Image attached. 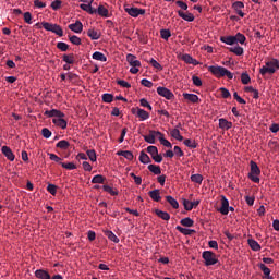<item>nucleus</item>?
I'll return each mask as SVG.
<instances>
[{
  "label": "nucleus",
  "mask_w": 279,
  "mask_h": 279,
  "mask_svg": "<svg viewBox=\"0 0 279 279\" xmlns=\"http://www.w3.org/2000/svg\"><path fill=\"white\" fill-rule=\"evenodd\" d=\"M148 171H150V173H154L155 175H160V173H162L160 166H156V165H149Z\"/></svg>",
  "instance_id": "obj_40"
},
{
  "label": "nucleus",
  "mask_w": 279,
  "mask_h": 279,
  "mask_svg": "<svg viewBox=\"0 0 279 279\" xmlns=\"http://www.w3.org/2000/svg\"><path fill=\"white\" fill-rule=\"evenodd\" d=\"M1 151L3 156H5V158L10 160V162H14V158H16V156H14L12 148H10L9 146H2Z\"/></svg>",
  "instance_id": "obj_12"
},
{
  "label": "nucleus",
  "mask_w": 279,
  "mask_h": 279,
  "mask_svg": "<svg viewBox=\"0 0 279 279\" xmlns=\"http://www.w3.org/2000/svg\"><path fill=\"white\" fill-rule=\"evenodd\" d=\"M57 49H59L60 51H69V46L66 43L59 41L57 44Z\"/></svg>",
  "instance_id": "obj_55"
},
{
  "label": "nucleus",
  "mask_w": 279,
  "mask_h": 279,
  "mask_svg": "<svg viewBox=\"0 0 279 279\" xmlns=\"http://www.w3.org/2000/svg\"><path fill=\"white\" fill-rule=\"evenodd\" d=\"M229 51L231 53H234L235 56H243V53H244L243 47H241V46L231 47V48H229Z\"/></svg>",
  "instance_id": "obj_42"
},
{
  "label": "nucleus",
  "mask_w": 279,
  "mask_h": 279,
  "mask_svg": "<svg viewBox=\"0 0 279 279\" xmlns=\"http://www.w3.org/2000/svg\"><path fill=\"white\" fill-rule=\"evenodd\" d=\"M41 25L44 29H46V32H52V34H56L57 36H60V37L64 36V31L62 29V26L58 24L43 22Z\"/></svg>",
  "instance_id": "obj_4"
},
{
  "label": "nucleus",
  "mask_w": 279,
  "mask_h": 279,
  "mask_svg": "<svg viewBox=\"0 0 279 279\" xmlns=\"http://www.w3.org/2000/svg\"><path fill=\"white\" fill-rule=\"evenodd\" d=\"M202 258L205 260L206 267H210V266L217 265V263H219V259H217V255L211 251L203 252Z\"/></svg>",
  "instance_id": "obj_5"
},
{
  "label": "nucleus",
  "mask_w": 279,
  "mask_h": 279,
  "mask_svg": "<svg viewBox=\"0 0 279 279\" xmlns=\"http://www.w3.org/2000/svg\"><path fill=\"white\" fill-rule=\"evenodd\" d=\"M233 10H235L236 14L243 19L245 16V13H243V8H245V4L241 1H236L232 4Z\"/></svg>",
  "instance_id": "obj_14"
},
{
  "label": "nucleus",
  "mask_w": 279,
  "mask_h": 279,
  "mask_svg": "<svg viewBox=\"0 0 279 279\" xmlns=\"http://www.w3.org/2000/svg\"><path fill=\"white\" fill-rule=\"evenodd\" d=\"M47 191L48 193H50V195H56V193H58V186L56 184H48L47 186Z\"/></svg>",
  "instance_id": "obj_53"
},
{
  "label": "nucleus",
  "mask_w": 279,
  "mask_h": 279,
  "mask_svg": "<svg viewBox=\"0 0 279 279\" xmlns=\"http://www.w3.org/2000/svg\"><path fill=\"white\" fill-rule=\"evenodd\" d=\"M183 99L191 101V104H197L199 101V96L195 94L183 93Z\"/></svg>",
  "instance_id": "obj_18"
},
{
  "label": "nucleus",
  "mask_w": 279,
  "mask_h": 279,
  "mask_svg": "<svg viewBox=\"0 0 279 279\" xmlns=\"http://www.w3.org/2000/svg\"><path fill=\"white\" fill-rule=\"evenodd\" d=\"M149 64L154 66V69H157V71H162V65L158 63L155 59H150Z\"/></svg>",
  "instance_id": "obj_57"
},
{
  "label": "nucleus",
  "mask_w": 279,
  "mask_h": 279,
  "mask_svg": "<svg viewBox=\"0 0 279 279\" xmlns=\"http://www.w3.org/2000/svg\"><path fill=\"white\" fill-rule=\"evenodd\" d=\"M157 95L160 97H165V99L171 100L174 99L175 95H173V92L167 87H158L157 88Z\"/></svg>",
  "instance_id": "obj_8"
},
{
  "label": "nucleus",
  "mask_w": 279,
  "mask_h": 279,
  "mask_svg": "<svg viewBox=\"0 0 279 279\" xmlns=\"http://www.w3.org/2000/svg\"><path fill=\"white\" fill-rule=\"evenodd\" d=\"M247 243H248L251 250H253V252H260V244H258V243L256 242V240H254V239H248V240H247Z\"/></svg>",
  "instance_id": "obj_29"
},
{
  "label": "nucleus",
  "mask_w": 279,
  "mask_h": 279,
  "mask_svg": "<svg viewBox=\"0 0 279 279\" xmlns=\"http://www.w3.org/2000/svg\"><path fill=\"white\" fill-rule=\"evenodd\" d=\"M41 136H44V138H51V132H50V130L47 129V128H44V129L41 130Z\"/></svg>",
  "instance_id": "obj_62"
},
{
  "label": "nucleus",
  "mask_w": 279,
  "mask_h": 279,
  "mask_svg": "<svg viewBox=\"0 0 279 279\" xmlns=\"http://www.w3.org/2000/svg\"><path fill=\"white\" fill-rule=\"evenodd\" d=\"M52 123H54V125L58 128H61V130H66L68 122L63 118H54Z\"/></svg>",
  "instance_id": "obj_21"
},
{
  "label": "nucleus",
  "mask_w": 279,
  "mask_h": 279,
  "mask_svg": "<svg viewBox=\"0 0 279 279\" xmlns=\"http://www.w3.org/2000/svg\"><path fill=\"white\" fill-rule=\"evenodd\" d=\"M142 86H145L146 88H151L154 86V83L147 78H143L141 81Z\"/></svg>",
  "instance_id": "obj_61"
},
{
  "label": "nucleus",
  "mask_w": 279,
  "mask_h": 279,
  "mask_svg": "<svg viewBox=\"0 0 279 279\" xmlns=\"http://www.w3.org/2000/svg\"><path fill=\"white\" fill-rule=\"evenodd\" d=\"M45 117H54V119H64V112L58 110V109H51V110H46L44 112Z\"/></svg>",
  "instance_id": "obj_10"
},
{
  "label": "nucleus",
  "mask_w": 279,
  "mask_h": 279,
  "mask_svg": "<svg viewBox=\"0 0 279 279\" xmlns=\"http://www.w3.org/2000/svg\"><path fill=\"white\" fill-rule=\"evenodd\" d=\"M118 156H123V158H126V160H134V154H132L130 150L118 151Z\"/></svg>",
  "instance_id": "obj_39"
},
{
  "label": "nucleus",
  "mask_w": 279,
  "mask_h": 279,
  "mask_svg": "<svg viewBox=\"0 0 279 279\" xmlns=\"http://www.w3.org/2000/svg\"><path fill=\"white\" fill-rule=\"evenodd\" d=\"M241 82L244 85H247V84H250V82H252V78L250 77V74H247V72H243L241 74Z\"/></svg>",
  "instance_id": "obj_46"
},
{
  "label": "nucleus",
  "mask_w": 279,
  "mask_h": 279,
  "mask_svg": "<svg viewBox=\"0 0 279 279\" xmlns=\"http://www.w3.org/2000/svg\"><path fill=\"white\" fill-rule=\"evenodd\" d=\"M60 165L63 169H68V171H73L74 169H77V166H75V163L73 162H68V163L60 162Z\"/></svg>",
  "instance_id": "obj_51"
},
{
  "label": "nucleus",
  "mask_w": 279,
  "mask_h": 279,
  "mask_svg": "<svg viewBox=\"0 0 279 279\" xmlns=\"http://www.w3.org/2000/svg\"><path fill=\"white\" fill-rule=\"evenodd\" d=\"M178 14L180 19H183V21H187L189 23H193V21H195V15H193V13H184V11L179 10Z\"/></svg>",
  "instance_id": "obj_16"
},
{
  "label": "nucleus",
  "mask_w": 279,
  "mask_h": 279,
  "mask_svg": "<svg viewBox=\"0 0 279 279\" xmlns=\"http://www.w3.org/2000/svg\"><path fill=\"white\" fill-rule=\"evenodd\" d=\"M234 40H235V45L240 43V45H245V40H247V38L245 37V35L241 34V33H236L235 36H233Z\"/></svg>",
  "instance_id": "obj_38"
},
{
  "label": "nucleus",
  "mask_w": 279,
  "mask_h": 279,
  "mask_svg": "<svg viewBox=\"0 0 279 279\" xmlns=\"http://www.w3.org/2000/svg\"><path fill=\"white\" fill-rule=\"evenodd\" d=\"M183 143H184V145H185L186 147H190V149H197V144H196L195 141H192V140L186 138V140H184Z\"/></svg>",
  "instance_id": "obj_47"
},
{
  "label": "nucleus",
  "mask_w": 279,
  "mask_h": 279,
  "mask_svg": "<svg viewBox=\"0 0 279 279\" xmlns=\"http://www.w3.org/2000/svg\"><path fill=\"white\" fill-rule=\"evenodd\" d=\"M219 128L220 130H230L232 128V122L228 121L225 118L219 119Z\"/></svg>",
  "instance_id": "obj_23"
},
{
  "label": "nucleus",
  "mask_w": 279,
  "mask_h": 279,
  "mask_svg": "<svg viewBox=\"0 0 279 279\" xmlns=\"http://www.w3.org/2000/svg\"><path fill=\"white\" fill-rule=\"evenodd\" d=\"M140 162H142V165H149L151 162V158H149V155L142 150L140 154Z\"/></svg>",
  "instance_id": "obj_28"
},
{
  "label": "nucleus",
  "mask_w": 279,
  "mask_h": 279,
  "mask_svg": "<svg viewBox=\"0 0 279 279\" xmlns=\"http://www.w3.org/2000/svg\"><path fill=\"white\" fill-rule=\"evenodd\" d=\"M117 85L121 86L122 88H132V85L129 82L123 80H118Z\"/></svg>",
  "instance_id": "obj_56"
},
{
  "label": "nucleus",
  "mask_w": 279,
  "mask_h": 279,
  "mask_svg": "<svg viewBox=\"0 0 279 279\" xmlns=\"http://www.w3.org/2000/svg\"><path fill=\"white\" fill-rule=\"evenodd\" d=\"M159 136H162V132L150 130L148 135H144V141L154 145L156 143V138H159Z\"/></svg>",
  "instance_id": "obj_7"
},
{
  "label": "nucleus",
  "mask_w": 279,
  "mask_h": 279,
  "mask_svg": "<svg viewBox=\"0 0 279 279\" xmlns=\"http://www.w3.org/2000/svg\"><path fill=\"white\" fill-rule=\"evenodd\" d=\"M181 226H184L185 228H193V226L195 225V221H193V219L186 217L181 219L180 221Z\"/></svg>",
  "instance_id": "obj_36"
},
{
  "label": "nucleus",
  "mask_w": 279,
  "mask_h": 279,
  "mask_svg": "<svg viewBox=\"0 0 279 279\" xmlns=\"http://www.w3.org/2000/svg\"><path fill=\"white\" fill-rule=\"evenodd\" d=\"M147 153L150 154L151 158L158 154V147L156 146H148Z\"/></svg>",
  "instance_id": "obj_60"
},
{
  "label": "nucleus",
  "mask_w": 279,
  "mask_h": 279,
  "mask_svg": "<svg viewBox=\"0 0 279 279\" xmlns=\"http://www.w3.org/2000/svg\"><path fill=\"white\" fill-rule=\"evenodd\" d=\"M192 82L194 86H202V78H199L198 76H192Z\"/></svg>",
  "instance_id": "obj_64"
},
{
  "label": "nucleus",
  "mask_w": 279,
  "mask_h": 279,
  "mask_svg": "<svg viewBox=\"0 0 279 279\" xmlns=\"http://www.w3.org/2000/svg\"><path fill=\"white\" fill-rule=\"evenodd\" d=\"M208 71L211 75H215V77H228V80H233L234 78V74H232V72H230L228 69L223 68V66H219V65H211L208 66Z\"/></svg>",
  "instance_id": "obj_1"
},
{
  "label": "nucleus",
  "mask_w": 279,
  "mask_h": 279,
  "mask_svg": "<svg viewBox=\"0 0 279 279\" xmlns=\"http://www.w3.org/2000/svg\"><path fill=\"white\" fill-rule=\"evenodd\" d=\"M170 136H172V138H175V141H184V136L180 134V129H173L172 131H170Z\"/></svg>",
  "instance_id": "obj_35"
},
{
  "label": "nucleus",
  "mask_w": 279,
  "mask_h": 279,
  "mask_svg": "<svg viewBox=\"0 0 279 279\" xmlns=\"http://www.w3.org/2000/svg\"><path fill=\"white\" fill-rule=\"evenodd\" d=\"M148 195L150 199H153V202H160V199H162V197L160 196V190H153L148 192Z\"/></svg>",
  "instance_id": "obj_24"
},
{
  "label": "nucleus",
  "mask_w": 279,
  "mask_h": 279,
  "mask_svg": "<svg viewBox=\"0 0 279 279\" xmlns=\"http://www.w3.org/2000/svg\"><path fill=\"white\" fill-rule=\"evenodd\" d=\"M106 178H104V175L97 174L92 179V184H104Z\"/></svg>",
  "instance_id": "obj_43"
},
{
  "label": "nucleus",
  "mask_w": 279,
  "mask_h": 279,
  "mask_svg": "<svg viewBox=\"0 0 279 279\" xmlns=\"http://www.w3.org/2000/svg\"><path fill=\"white\" fill-rule=\"evenodd\" d=\"M250 167L251 171L248 173V179H251L252 182H255V184L260 183V168L258 167V163H256V161L251 160Z\"/></svg>",
  "instance_id": "obj_3"
},
{
  "label": "nucleus",
  "mask_w": 279,
  "mask_h": 279,
  "mask_svg": "<svg viewBox=\"0 0 279 279\" xmlns=\"http://www.w3.org/2000/svg\"><path fill=\"white\" fill-rule=\"evenodd\" d=\"M63 62H66L68 64H75V54H63L62 56Z\"/></svg>",
  "instance_id": "obj_34"
},
{
  "label": "nucleus",
  "mask_w": 279,
  "mask_h": 279,
  "mask_svg": "<svg viewBox=\"0 0 279 279\" xmlns=\"http://www.w3.org/2000/svg\"><path fill=\"white\" fill-rule=\"evenodd\" d=\"M166 201L168 202V204H170V206H172V208H180V204L178 203V201H175V198H173V196H166Z\"/></svg>",
  "instance_id": "obj_41"
},
{
  "label": "nucleus",
  "mask_w": 279,
  "mask_h": 279,
  "mask_svg": "<svg viewBox=\"0 0 279 279\" xmlns=\"http://www.w3.org/2000/svg\"><path fill=\"white\" fill-rule=\"evenodd\" d=\"M87 36L92 39V40H99L101 38V33L90 28L87 31Z\"/></svg>",
  "instance_id": "obj_25"
},
{
  "label": "nucleus",
  "mask_w": 279,
  "mask_h": 279,
  "mask_svg": "<svg viewBox=\"0 0 279 279\" xmlns=\"http://www.w3.org/2000/svg\"><path fill=\"white\" fill-rule=\"evenodd\" d=\"M220 40L225 43V45H236L234 36H222Z\"/></svg>",
  "instance_id": "obj_33"
},
{
  "label": "nucleus",
  "mask_w": 279,
  "mask_h": 279,
  "mask_svg": "<svg viewBox=\"0 0 279 279\" xmlns=\"http://www.w3.org/2000/svg\"><path fill=\"white\" fill-rule=\"evenodd\" d=\"M102 101H104V104H112V101H114V95L108 94V93L104 94Z\"/></svg>",
  "instance_id": "obj_45"
},
{
  "label": "nucleus",
  "mask_w": 279,
  "mask_h": 279,
  "mask_svg": "<svg viewBox=\"0 0 279 279\" xmlns=\"http://www.w3.org/2000/svg\"><path fill=\"white\" fill-rule=\"evenodd\" d=\"M229 206H230V202L228 201V198L226 196H221V207L218 209L221 215H228L229 213Z\"/></svg>",
  "instance_id": "obj_11"
},
{
  "label": "nucleus",
  "mask_w": 279,
  "mask_h": 279,
  "mask_svg": "<svg viewBox=\"0 0 279 279\" xmlns=\"http://www.w3.org/2000/svg\"><path fill=\"white\" fill-rule=\"evenodd\" d=\"M96 14H99V16H102L104 19H110V12L101 4L96 9Z\"/></svg>",
  "instance_id": "obj_19"
},
{
  "label": "nucleus",
  "mask_w": 279,
  "mask_h": 279,
  "mask_svg": "<svg viewBox=\"0 0 279 279\" xmlns=\"http://www.w3.org/2000/svg\"><path fill=\"white\" fill-rule=\"evenodd\" d=\"M86 154L92 162H97V153L95 149L87 150Z\"/></svg>",
  "instance_id": "obj_50"
},
{
  "label": "nucleus",
  "mask_w": 279,
  "mask_h": 279,
  "mask_svg": "<svg viewBox=\"0 0 279 279\" xmlns=\"http://www.w3.org/2000/svg\"><path fill=\"white\" fill-rule=\"evenodd\" d=\"M159 143L161 145H163V147H168L169 149H171L173 147V144H171V142H169V140L165 138V134H162V133L159 136Z\"/></svg>",
  "instance_id": "obj_37"
},
{
  "label": "nucleus",
  "mask_w": 279,
  "mask_h": 279,
  "mask_svg": "<svg viewBox=\"0 0 279 279\" xmlns=\"http://www.w3.org/2000/svg\"><path fill=\"white\" fill-rule=\"evenodd\" d=\"M69 40L72 45H82V39L77 35H69Z\"/></svg>",
  "instance_id": "obj_49"
},
{
  "label": "nucleus",
  "mask_w": 279,
  "mask_h": 279,
  "mask_svg": "<svg viewBox=\"0 0 279 279\" xmlns=\"http://www.w3.org/2000/svg\"><path fill=\"white\" fill-rule=\"evenodd\" d=\"M93 60H98V62H108V58L104 56L102 52L96 51L92 56Z\"/></svg>",
  "instance_id": "obj_26"
},
{
  "label": "nucleus",
  "mask_w": 279,
  "mask_h": 279,
  "mask_svg": "<svg viewBox=\"0 0 279 279\" xmlns=\"http://www.w3.org/2000/svg\"><path fill=\"white\" fill-rule=\"evenodd\" d=\"M81 10H84V12H88V14H97V9H93V5L90 4H80Z\"/></svg>",
  "instance_id": "obj_27"
},
{
  "label": "nucleus",
  "mask_w": 279,
  "mask_h": 279,
  "mask_svg": "<svg viewBox=\"0 0 279 279\" xmlns=\"http://www.w3.org/2000/svg\"><path fill=\"white\" fill-rule=\"evenodd\" d=\"M175 230H178V232H181V234H184L185 236H191V234L195 232V230L193 229H186L180 226H177Z\"/></svg>",
  "instance_id": "obj_32"
},
{
  "label": "nucleus",
  "mask_w": 279,
  "mask_h": 279,
  "mask_svg": "<svg viewBox=\"0 0 279 279\" xmlns=\"http://www.w3.org/2000/svg\"><path fill=\"white\" fill-rule=\"evenodd\" d=\"M69 29H71V32H74L75 34H82V31L84 29V25L80 22L76 21L73 24H69Z\"/></svg>",
  "instance_id": "obj_13"
},
{
  "label": "nucleus",
  "mask_w": 279,
  "mask_h": 279,
  "mask_svg": "<svg viewBox=\"0 0 279 279\" xmlns=\"http://www.w3.org/2000/svg\"><path fill=\"white\" fill-rule=\"evenodd\" d=\"M183 206L186 210H193V203L186 198H183Z\"/></svg>",
  "instance_id": "obj_59"
},
{
  "label": "nucleus",
  "mask_w": 279,
  "mask_h": 279,
  "mask_svg": "<svg viewBox=\"0 0 279 279\" xmlns=\"http://www.w3.org/2000/svg\"><path fill=\"white\" fill-rule=\"evenodd\" d=\"M126 62L130 64V66H141V61L136 59V56L129 53L126 56Z\"/></svg>",
  "instance_id": "obj_17"
},
{
  "label": "nucleus",
  "mask_w": 279,
  "mask_h": 279,
  "mask_svg": "<svg viewBox=\"0 0 279 279\" xmlns=\"http://www.w3.org/2000/svg\"><path fill=\"white\" fill-rule=\"evenodd\" d=\"M105 236H107V239H109V241H112L113 243H119V238L117 236V234H114V232L110 230L105 231Z\"/></svg>",
  "instance_id": "obj_31"
},
{
  "label": "nucleus",
  "mask_w": 279,
  "mask_h": 279,
  "mask_svg": "<svg viewBox=\"0 0 279 279\" xmlns=\"http://www.w3.org/2000/svg\"><path fill=\"white\" fill-rule=\"evenodd\" d=\"M191 180L196 184H202V182H204V177L202 174H192Z\"/></svg>",
  "instance_id": "obj_48"
},
{
  "label": "nucleus",
  "mask_w": 279,
  "mask_h": 279,
  "mask_svg": "<svg viewBox=\"0 0 279 279\" xmlns=\"http://www.w3.org/2000/svg\"><path fill=\"white\" fill-rule=\"evenodd\" d=\"M52 10H60L62 8V1L61 0H54L51 3Z\"/></svg>",
  "instance_id": "obj_58"
},
{
  "label": "nucleus",
  "mask_w": 279,
  "mask_h": 279,
  "mask_svg": "<svg viewBox=\"0 0 279 279\" xmlns=\"http://www.w3.org/2000/svg\"><path fill=\"white\" fill-rule=\"evenodd\" d=\"M220 93H221L223 99H230V97H232V94H230V90H228V88H226V87H221Z\"/></svg>",
  "instance_id": "obj_54"
},
{
  "label": "nucleus",
  "mask_w": 279,
  "mask_h": 279,
  "mask_svg": "<svg viewBox=\"0 0 279 279\" xmlns=\"http://www.w3.org/2000/svg\"><path fill=\"white\" fill-rule=\"evenodd\" d=\"M35 276L38 279H51V275H49V271L45 270V269H38L35 271Z\"/></svg>",
  "instance_id": "obj_20"
},
{
  "label": "nucleus",
  "mask_w": 279,
  "mask_h": 279,
  "mask_svg": "<svg viewBox=\"0 0 279 279\" xmlns=\"http://www.w3.org/2000/svg\"><path fill=\"white\" fill-rule=\"evenodd\" d=\"M56 147H57L58 149L66 150V149H69V147H71V144H70L69 141H66V140H61V141H59V142L56 144Z\"/></svg>",
  "instance_id": "obj_30"
},
{
  "label": "nucleus",
  "mask_w": 279,
  "mask_h": 279,
  "mask_svg": "<svg viewBox=\"0 0 279 279\" xmlns=\"http://www.w3.org/2000/svg\"><path fill=\"white\" fill-rule=\"evenodd\" d=\"M102 189L106 193H109V195H112L113 197L119 195V192L112 189L110 185H104Z\"/></svg>",
  "instance_id": "obj_44"
},
{
  "label": "nucleus",
  "mask_w": 279,
  "mask_h": 279,
  "mask_svg": "<svg viewBox=\"0 0 279 279\" xmlns=\"http://www.w3.org/2000/svg\"><path fill=\"white\" fill-rule=\"evenodd\" d=\"M155 215H157V217H159V219H162L163 221H169V219H171V215H169V213L160 209H155Z\"/></svg>",
  "instance_id": "obj_22"
},
{
  "label": "nucleus",
  "mask_w": 279,
  "mask_h": 279,
  "mask_svg": "<svg viewBox=\"0 0 279 279\" xmlns=\"http://www.w3.org/2000/svg\"><path fill=\"white\" fill-rule=\"evenodd\" d=\"M160 36H161V38H163V40H169V38H171V31L161 29L160 31Z\"/></svg>",
  "instance_id": "obj_52"
},
{
  "label": "nucleus",
  "mask_w": 279,
  "mask_h": 279,
  "mask_svg": "<svg viewBox=\"0 0 279 279\" xmlns=\"http://www.w3.org/2000/svg\"><path fill=\"white\" fill-rule=\"evenodd\" d=\"M257 267L260 269V271H263L266 279H274L271 276V269H269V267H267L265 264H258Z\"/></svg>",
  "instance_id": "obj_15"
},
{
  "label": "nucleus",
  "mask_w": 279,
  "mask_h": 279,
  "mask_svg": "<svg viewBox=\"0 0 279 279\" xmlns=\"http://www.w3.org/2000/svg\"><path fill=\"white\" fill-rule=\"evenodd\" d=\"M24 21H25V23H27L28 25H32V13H31V12H25V13H24Z\"/></svg>",
  "instance_id": "obj_63"
},
{
  "label": "nucleus",
  "mask_w": 279,
  "mask_h": 279,
  "mask_svg": "<svg viewBox=\"0 0 279 279\" xmlns=\"http://www.w3.org/2000/svg\"><path fill=\"white\" fill-rule=\"evenodd\" d=\"M279 70V61L278 59H271L270 61L266 62V65H263L259 70L260 75H274Z\"/></svg>",
  "instance_id": "obj_2"
},
{
  "label": "nucleus",
  "mask_w": 279,
  "mask_h": 279,
  "mask_svg": "<svg viewBox=\"0 0 279 279\" xmlns=\"http://www.w3.org/2000/svg\"><path fill=\"white\" fill-rule=\"evenodd\" d=\"M132 113L136 114V117H138L140 121H147V119H149V112H147L144 109H141L138 107L136 109H132Z\"/></svg>",
  "instance_id": "obj_9"
},
{
  "label": "nucleus",
  "mask_w": 279,
  "mask_h": 279,
  "mask_svg": "<svg viewBox=\"0 0 279 279\" xmlns=\"http://www.w3.org/2000/svg\"><path fill=\"white\" fill-rule=\"evenodd\" d=\"M124 12L129 14V16H132L133 19H138V16H143L145 14V9H140L136 7H125Z\"/></svg>",
  "instance_id": "obj_6"
}]
</instances>
